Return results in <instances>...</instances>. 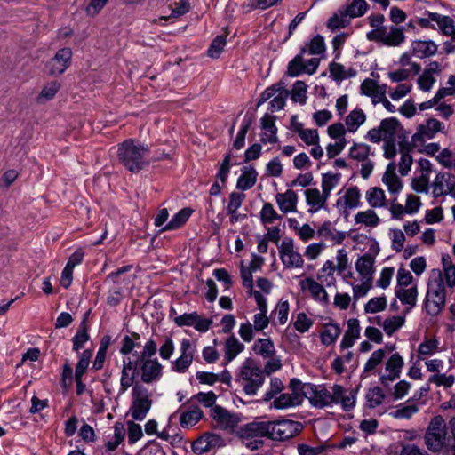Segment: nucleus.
<instances>
[{
  "mask_svg": "<svg viewBox=\"0 0 455 455\" xmlns=\"http://www.w3.org/2000/svg\"><path fill=\"white\" fill-rule=\"evenodd\" d=\"M366 121V114L361 108H355L345 118V125L348 132L355 133Z\"/></svg>",
  "mask_w": 455,
  "mask_h": 455,
  "instance_id": "nucleus-30",
  "label": "nucleus"
},
{
  "mask_svg": "<svg viewBox=\"0 0 455 455\" xmlns=\"http://www.w3.org/2000/svg\"><path fill=\"white\" fill-rule=\"evenodd\" d=\"M429 18L438 26L439 31L447 36H452L455 33V24L452 18L437 12H429Z\"/></svg>",
  "mask_w": 455,
  "mask_h": 455,
  "instance_id": "nucleus-26",
  "label": "nucleus"
},
{
  "mask_svg": "<svg viewBox=\"0 0 455 455\" xmlns=\"http://www.w3.org/2000/svg\"><path fill=\"white\" fill-rule=\"evenodd\" d=\"M282 217L274 209V206L270 203H265L260 211V220L262 224H272L276 220H280Z\"/></svg>",
  "mask_w": 455,
  "mask_h": 455,
  "instance_id": "nucleus-54",
  "label": "nucleus"
},
{
  "mask_svg": "<svg viewBox=\"0 0 455 455\" xmlns=\"http://www.w3.org/2000/svg\"><path fill=\"white\" fill-rule=\"evenodd\" d=\"M304 195L307 205L309 207L308 212L310 213H315L324 208L329 198L323 191L320 192L316 188L306 189Z\"/></svg>",
  "mask_w": 455,
  "mask_h": 455,
  "instance_id": "nucleus-19",
  "label": "nucleus"
},
{
  "mask_svg": "<svg viewBox=\"0 0 455 455\" xmlns=\"http://www.w3.org/2000/svg\"><path fill=\"white\" fill-rule=\"evenodd\" d=\"M267 428V437L275 441H284L300 433L303 427L299 422L283 419L275 422L268 421Z\"/></svg>",
  "mask_w": 455,
  "mask_h": 455,
  "instance_id": "nucleus-4",
  "label": "nucleus"
},
{
  "mask_svg": "<svg viewBox=\"0 0 455 455\" xmlns=\"http://www.w3.org/2000/svg\"><path fill=\"white\" fill-rule=\"evenodd\" d=\"M251 118H247V117H244L243 122H242V124H241V127L237 132V135H236V138L234 141V144H233V147L239 150L241 149L244 144H245V137H246V134L251 125Z\"/></svg>",
  "mask_w": 455,
  "mask_h": 455,
  "instance_id": "nucleus-60",
  "label": "nucleus"
},
{
  "mask_svg": "<svg viewBox=\"0 0 455 455\" xmlns=\"http://www.w3.org/2000/svg\"><path fill=\"white\" fill-rule=\"evenodd\" d=\"M403 366V359L399 353H394L386 362L387 376H382V379H388L393 381L399 378L402 368Z\"/></svg>",
  "mask_w": 455,
  "mask_h": 455,
  "instance_id": "nucleus-28",
  "label": "nucleus"
},
{
  "mask_svg": "<svg viewBox=\"0 0 455 455\" xmlns=\"http://www.w3.org/2000/svg\"><path fill=\"white\" fill-rule=\"evenodd\" d=\"M439 342L435 339H428L419 344L418 348L419 357L433 355L438 347Z\"/></svg>",
  "mask_w": 455,
  "mask_h": 455,
  "instance_id": "nucleus-64",
  "label": "nucleus"
},
{
  "mask_svg": "<svg viewBox=\"0 0 455 455\" xmlns=\"http://www.w3.org/2000/svg\"><path fill=\"white\" fill-rule=\"evenodd\" d=\"M329 71L332 79L337 82L355 76L356 74L355 69L349 68L347 70L342 64L334 61L330 63Z\"/></svg>",
  "mask_w": 455,
  "mask_h": 455,
  "instance_id": "nucleus-40",
  "label": "nucleus"
},
{
  "mask_svg": "<svg viewBox=\"0 0 455 455\" xmlns=\"http://www.w3.org/2000/svg\"><path fill=\"white\" fill-rule=\"evenodd\" d=\"M437 132H445V124L437 119L430 118L417 128L411 137L412 147H423V144L435 138Z\"/></svg>",
  "mask_w": 455,
  "mask_h": 455,
  "instance_id": "nucleus-6",
  "label": "nucleus"
},
{
  "mask_svg": "<svg viewBox=\"0 0 455 455\" xmlns=\"http://www.w3.org/2000/svg\"><path fill=\"white\" fill-rule=\"evenodd\" d=\"M206 408H210V414L216 424L222 429L232 430L240 421L237 414L230 413L225 408L215 404L216 400H201Z\"/></svg>",
  "mask_w": 455,
  "mask_h": 455,
  "instance_id": "nucleus-5",
  "label": "nucleus"
},
{
  "mask_svg": "<svg viewBox=\"0 0 455 455\" xmlns=\"http://www.w3.org/2000/svg\"><path fill=\"white\" fill-rule=\"evenodd\" d=\"M387 305L386 296L374 297L364 305V311L367 314H376L384 311Z\"/></svg>",
  "mask_w": 455,
  "mask_h": 455,
  "instance_id": "nucleus-51",
  "label": "nucleus"
},
{
  "mask_svg": "<svg viewBox=\"0 0 455 455\" xmlns=\"http://www.w3.org/2000/svg\"><path fill=\"white\" fill-rule=\"evenodd\" d=\"M355 269L362 280L372 281L374 273V259L369 254L360 257L355 262Z\"/></svg>",
  "mask_w": 455,
  "mask_h": 455,
  "instance_id": "nucleus-27",
  "label": "nucleus"
},
{
  "mask_svg": "<svg viewBox=\"0 0 455 455\" xmlns=\"http://www.w3.org/2000/svg\"><path fill=\"white\" fill-rule=\"evenodd\" d=\"M173 322L179 327L192 326L200 332H206L212 323L211 319L198 315L197 312L176 315Z\"/></svg>",
  "mask_w": 455,
  "mask_h": 455,
  "instance_id": "nucleus-13",
  "label": "nucleus"
},
{
  "mask_svg": "<svg viewBox=\"0 0 455 455\" xmlns=\"http://www.w3.org/2000/svg\"><path fill=\"white\" fill-rule=\"evenodd\" d=\"M148 147L137 140L129 139L118 145L117 158L132 172H138L148 165Z\"/></svg>",
  "mask_w": 455,
  "mask_h": 455,
  "instance_id": "nucleus-2",
  "label": "nucleus"
},
{
  "mask_svg": "<svg viewBox=\"0 0 455 455\" xmlns=\"http://www.w3.org/2000/svg\"><path fill=\"white\" fill-rule=\"evenodd\" d=\"M314 322L310 319L306 313H299L296 320L293 323L294 328L300 333L307 332L313 325Z\"/></svg>",
  "mask_w": 455,
  "mask_h": 455,
  "instance_id": "nucleus-63",
  "label": "nucleus"
},
{
  "mask_svg": "<svg viewBox=\"0 0 455 455\" xmlns=\"http://www.w3.org/2000/svg\"><path fill=\"white\" fill-rule=\"evenodd\" d=\"M301 286L303 290H307L310 292L315 300L323 305H327L329 303L328 294L323 285L318 282L312 278H307L301 281Z\"/></svg>",
  "mask_w": 455,
  "mask_h": 455,
  "instance_id": "nucleus-24",
  "label": "nucleus"
},
{
  "mask_svg": "<svg viewBox=\"0 0 455 455\" xmlns=\"http://www.w3.org/2000/svg\"><path fill=\"white\" fill-rule=\"evenodd\" d=\"M446 426L442 417H435L426 434V443L429 450L438 451L444 444Z\"/></svg>",
  "mask_w": 455,
  "mask_h": 455,
  "instance_id": "nucleus-9",
  "label": "nucleus"
},
{
  "mask_svg": "<svg viewBox=\"0 0 455 455\" xmlns=\"http://www.w3.org/2000/svg\"><path fill=\"white\" fill-rule=\"evenodd\" d=\"M370 150V146L364 143H355L350 148L349 156L351 158L359 162L365 161L368 159Z\"/></svg>",
  "mask_w": 455,
  "mask_h": 455,
  "instance_id": "nucleus-58",
  "label": "nucleus"
},
{
  "mask_svg": "<svg viewBox=\"0 0 455 455\" xmlns=\"http://www.w3.org/2000/svg\"><path fill=\"white\" fill-rule=\"evenodd\" d=\"M418 411V407L413 404L401 403L398 407L390 412L394 418L409 419Z\"/></svg>",
  "mask_w": 455,
  "mask_h": 455,
  "instance_id": "nucleus-61",
  "label": "nucleus"
},
{
  "mask_svg": "<svg viewBox=\"0 0 455 455\" xmlns=\"http://www.w3.org/2000/svg\"><path fill=\"white\" fill-rule=\"evenodd\" d=\"M72 57L70 48H62L59 50L54 58L49 62L50 72L52 75L62 74L69 66Z\"/></svg>",
  "mask_w": 455,
  "mask_h": 455,
  "instance_id": "nucleus-18",
  "label": "nucleus"
},
{
  "mask_svg": "<svg viewBox=\"0 0 455 455\" xmlns=\"http://www.w3.org/2000/svg\"><path fill=\"white\" fill-rule=\"evenodd\" d=\"M354 221L355 225L358 226L357 229L361 228L373 229L381 223V219L373 209H366L358 212L354 217Z\"/></svg>",
  "mask_w": 455,
  "mask_h": 455,
  "instance_id": "nucleus-20",
  "label": "nucleus"
},
{
  "mask_svg": "<svg viewBox=\"0 0 455 455\" xmlns=\"http://www.w3.org/2000/svg\"><path fill=\"white\" fill-rule=\"evenodd\" d=\"M151 407L150 400H134L130 408L133 419L143 420Z\"/></svg>",
  "mask_w": 455,
  "mask_h": 455,
  "instance_id": "nucleus-43",
  "label": "nucleus"
},
{
  "mask_svg": "<svg viewBox=\"0 0 455 455\" xmlns=\"http://www.w3.org/2000/svg\"><path fill=\"white\" fill-rule=\"evenodd\" d=\"M365 199L371 208H382L387 206L385 192L378 187L370 188L365 194Z\"/></svg>",
  "mask_w": 455,
  "mask_h": 455,
  "instance_id": "nucleus-31",
  "label": "nucleus"
},
{
  "mask_svg": "<svg viewBox=\"0 0 455 455\" xmlns=\"http://www.w3.org/2000/svg\"><path fill=\"white\" fill-rule=\"evenodd\" d=\"M343 9L351 20L363 16L369 10V4L365 0H348Z\"/></svg>",
  "mask_w": 455,
  "mask_h": 455,
  "instance_id": "nucleus-32",
  "label": "nucleus"
},
{
  "mask_svg": "<svg viewBox=\"0 0 455 455\" xmlns=\"http://www.w3.org/2000/svg\"><path fill=\"white\" fill-rule=\"evenodd\" d=\"M140 345V336L136 332H132L130 336L126 335L123 338L120 353L124 355H132L134 347Z\"/></svg>",
  "mask_w": 455,
  "mask_h": 455,
  "instance_id": "nucleus-47",
  "label": "nucleus"
},
{
  "mask_svg": "<svg viewBox=\"0 0 455 455\" xmlns=\"http://www.w3.org/2000/svg\"><path fill=\"white\" fill-rule=\"evenodd\" d=\"M361 194L357 187L348 188L343 196L336 201V207L340 212H346L347 209H355L360 205Z\"/></svg>",
  "mask_w": 455,
  "mask_h": 455,
  "instance_id": "nucleus-15",
  "label": "nucleus"
},
{
  "mask_svg": "<svg viewBox=\"0 0 455 455\" xmlns=\"http://www.w3.org/2000/svg\"><path fill=\"white\" fill-rule=\"evenodd\" d=\"M252 350L256 355H260L264 359L271 357L276 354L274 342L271 339H258L253 346Z\"/></svg>",
  "mask_w": 455,
  "mask_h": 455,
  "instance_id": "nucleus-33",
  "label": "nucleus"
},
{
  "mask_svg": "<svg viewBox=\"0 0 455 455\" xmlns=\"http://www.w3.org/2000/svg\"><path fill=\"white\" fill-rule=\"evenodd\" d=\"M355 400H309L312 407L323 409L331 407L333 404L340 403L343 408H352Z\"/></svg>",
  "mask_w": 455,
  "mask_h": 455,
  "instance_id": "nucleus-57",
  "label": "nucleus"
},
{
  "mask_svg": "<svg viewBox=\"0 0 455 455\" xmlns=\"http://www.w3.org/2000/svg\"><path fill=\"white\" fill-rule=\"evenodd\" d=\"M443 269H432L429 273L424 301L425 309L430 315H437L446 302V289L455 287V265L450 256H443Z\"/></svg>",
  "mask_w": 455,
  "mask_h": 455,
  "instance_id": "nucleus-1",
  "label": "nucleus"
},
{
  "mask_svg": "<svg viewBox=\"0 0 455 455\" xmlns=\"http://www.w3.org/2000/svg\"><path fill=\"white\" fill-rule=\"evenodd\" d=\"M336 271L334 267V263L331 260H327L324 262L323 266L320 269L317 279L325 283L327 286H330L334 283V272Z\"/></svg>",
  "mask_w": 455,
  "mask_h": 455,
  "instance_id": "nucleus-45",
  "label": "nucleus"
},
{
  "mask_svg": "<svg viewBox=\"0 0 455 455\" xmlns=\"http://www.w3.org/2000/svg\"><path fill=\"white\" fill-rule=\"evenodd\" d=\"M340 174L328 172L322 177V191L330 197L331 192L338 186Z\"/></svg>",
  "mask_w": 455,
  "mask_h": 455,
  "instance_id": "nucleus-49",
  "label": "nucleus"
},
{
  "mask_svg": "<svg viewBox=\"0 0 455 455\" xmlns=\"http://www.w3.org/2000/svg\"><path fill=\"white\" fill-rule=\"evenodd\" d=\"M267 422L252 421L242 426L237 434L242 439L249 440L267 436Z\"/></svg>",
  "mask_w": 455,
  "mask_h": 455,
  "instance_id": "nucleus-16",
  "label": "nucleus"
},
{
  "mask_svg": "<svg viewBox=\"0 0 455 455\" xmlns=\"http://www.w3.org/2000/svg\"><path fill=\"white\" fill-rule=\"evenodd\" d=\"M405 322V318L401 315H393L386 318L382 323L380 317H378L377 323L381 326L387 336H392L398 331Z\"/></svg>",
  "mask_w": 455,
  "mask_h": 455,
  "instance_id": "nucleus-36",
  "label": "nucleus"
},
{
  "mask_svg": "<svg viewBox=\"0 0 455 455\" xmlns=\"http://www.w3.org/2000/svg\"><path fill=\"white\" fill-rule=\"evenodd\" d=\"M203 413L200 409L195 408L189 411L181 413L180 422L182 427L194 426L202 418Z\"/></svg>",
  "mask_w": 455,
  "mask_h": 455,
  "instance_id": "nucleus-53",
  "label": "nucleus"
},
{
  "mask_svg": "<svg viewBox=\"0 0 455 455\" xmlns=\"http://www.w3.org/2000/svg\"><path fill=\"white\" fill-rule=\"evenodd\" d=\"M92 355V351L90 349H85L79 354V360L76 363L75 371L76 382H79V379H82V376L84 374L90 364Z\"/></svg>",
  "mask_w": 455,
  "mask_h": 455,
  "instance_id": "nucleus-46",
  "label": "nucleus"
},
{
  "mask_svg": "<svg viewBox=\"0 0 455 455\" xmlns=\"http://www.w3.org/2000/svg\"><path fill=\"white\" fill-rule=\"evenodd\" d=\"M395 295L403 305L408 306L409 309H411L416 306L418 289L416 286L411 287L409 289L400 287L395 289Z\"/></svg>",
  "mask_w": 455,
  "mask_h": 455,
  "instance_id": "nucleus-38",
  "label": "nucleus"
},
{
  "mask_svg": "<svg viewBox=\"0 0 455 455\" xmlns=\"http://www.w3.org/2000/svg\"><path fill=\"white\" fill-rule=\"evenodd\" d=\"M282 263L287 268H301L304 265L302 255L295 250L291 238H285L278 247Z\"/></svg>",
  "mask_w": 455,
  "mask_h": 455,
  "instance_id": "nucleus-11",
  "label": "nucleus"
},
{
  "mask_svg": "<svg viewBox=\"0 0 455 455\" xmlns=\"http://www.w3.org/2000/svg\"><path fill=\"white\" fill-rule=\"evenodd\" d=\"M276 204L283 213L297 212L298 195L292 189H288L284 193H278L275 196Z\"/></svg>",
  "mask_w": 455,
  "mask_h": 455,
  "instance_id": "nucleus-22",
  "label": "nucleus"
},
{
  "mask_svg": "<svg viewBox=\"0 0 455 455\" xmlns=\"http://www.w3.org/2000/svg\"><path fill=\"white\" fill-rule=\"evenodd\" d=\"M239 377L243 380V388L247 395H254L264 382V373L251 357L246 358L239 370Z\"/></svg>",
  "mask_w": 455,
  "mask_h": 455,
  "instance_id": "nucleus-3",
  "label": "nucleus"
},
{
  "mask_svg": "<svg viewBox=\"0 0 455 455\" xmlns=\"http://www.w3.org/2000/svg\"><path fill=\"white\" fill-rule=\"evenodd\" d=\"M400 128L399 121L395 117L383 119L379 127L368 131L365 138L373 142L379 143L381 140H395V135Z\"/></svg>",
  "mask_w": 455,
  "mask_h": 455,
  "instance_id": "nucleus-7",
  "label": "nucleus"
},
{
  "mask_svg": "<svg viewBox=\"0 0 455 455\" xmlns=\"http://www.w3.org/2000/svg\"><path fill=\"white\" fill-rule=\"evenodd\" d=\"M140 361L141 362V359L138 353L124 355L121 376V386L124 388L126 389L132 385L134 378L138 373V363Z\"/></svg>",
  "mask_w": 455,
  "mask_h": 455,
  "instance_id": "nucleus-14",
  "label": "nucleus"
},
{
  "mask_svg": "<svg viewBox=\"0 0 455 455\" xmlns=\"http://www.w3.org/2000/svg\"><path fill=\"white\" fill-rule=\"evenodd\" d=\"M180 356L172 363V371L185 373L191 366L196 353V342L189 339H182L180 346Z\"/></svg>",
  "mask_w": 455,
  "mask_h": 455,
  "instance_id": "nucleus-8",
  "label": "nucleus"
},
{
  "mask_svg": "<svg viewBox=\"0 0 455 455\" xmlns=\"http://www.w3.org/2000/svg\"><path fill=\"white\" fill-rule=\"evenodd\" d=\"M307 86L303 81H296L291 92L292 101L304 105L307 101Z\"/></svg>",
  "mask_w": 455,
  "mask_h": 455,
  "instance_id": "nucleus-55",
  "label": "nucleus"
},
{
  "mask_svg": "<svg viewBox=\"0 0 455 455\" xmlns=\"http://www.w3.org/2000/svg\"><path fill=\"white\" fill-rule=\"evenodd\" d=\"M395 171L396 164L395 163H389L382 177V182L392 195L398 194L403 188V182L396 175Z\"/></svg>",
  "mask_w": 455,
  "mask_h": 455,
  "instance_id": "nucleus-23",
  "label": "nucleus"
},
{
  "mask_svg": "<svg viewBox=\"0 0 455 455\" xmlns=\"http://www.w3.org/2000/svg\"><path fill=\"white\" fill-rule=\"evenodd\" d=\"M140 373L145 383L157 381L162 376V365L156 359L141 360Z\"/></svg>",
  "mask_w": 455,
  "mask_h": 455,
  "instance_id": "nucleus-17",
  "label": "nucleus"
},
{
  "mask_svg": "<svg viewBox=\"0 0 455 455\" xmlns=\"http://www.w3.org/2000/svg\"><path fill=\"white\" fill-rule=\"evenodd\" d=\"M275 121V117L268 114H265L260 119L261 129L263 132H269V137H264V140H268L271 144L277 142V127Z\"/></svg>",
  "mask_w": 455,
  "mask_h": 455,
  "instance_id": "nucleus-42",
  "label": "nucleus"
},
{
  "mask_svg": "<svg viewBox=\"0 0 455 455\" xmlns=\"http://www.w3.org/2000/svg\"><path fill=\"white\" fill-rule=\"evenodd\" d=\"M192 211L189 208H183L179 211L172 220L161 229V231L174 230L183 226L189 219Z\"/></svg>",
  "mask_w": 455,
  "mask_h": 455,
  "instance_id": "nucleus-39",
  "label": "nucleus"
},
{
  "mask_svg": "<svg viewBox=\"0 0 455 455\" xmlns=\"http://www.w3.org/2000/svg\"><path fill=\"white\" fill-rule=\"evenodd\" d=\"M326 46L322 36L316 35L300 49L301 54L320 55L325 52Z\"/></svg>",
  "mask_w": 455,
  "mask_h": 455,
  "instance_id": "nucleus-35",
  "label": "nucleus"
},
{
  "mask_svg": "<svg viewBox=\"0 0 455 455\" xmlns=\"http://www.w3.org/2000/svg\"><path fill=\"white\" fill-rule=\"evenodd\" d=\"M305 61L303 60V54L296 55L288 64L287 75L289 76H298L302 73H305Z\"/></svg>",
  "mask_w": 455,
  "mask_h": 455,
  "instance_id": "nucleus-50",
  "label": "nucleus"
},
{
  "mask_svg": "<svg viewBox=\"0 0 455 455\" xmlns=\"http://www.w3.org/2000/svg\"><path fill=\"white\" fill-rule=\"evenodd\" d=\"M294 398H326L327 390L322 387H316L311 383H303L299 379L293 378L289 384Z\"/></svg>",
  "mask_w": 455,
  "mask_h": 455,
  "instance_id": "nucleus-12",
  "label": "nucleus"
},
{
  "mask_svg": "<svg viewBox=\"0 0 455 455\" xmlns=\"http://www.w3.org/2000/svg\"><path fill=\"white\" fill-rule=\"evenodd\" d=\"M430 175L419 172L411 180L412 189L418 193H427L429 190Z\"/></svg>",
  "mask_w": 455,
  "mask_h": 455,
  "instance_id": "nucleus-59",
  "label": "nucleus"
},
{
  "mask_svg": "<svg viewBox=\"0 0 455 455\" xmlns=\"http://www.w3.org/2000/svg\"><path fill=\"white\" fill-rule=\"evenodd\" d=\"M289 91L286 90L283 84H275L267 88L262 93L259 100L258 106L265 103L268 100H271L270 109L272 112L281 110L285 105L287 97L289 96Z\"/></svg>",
  "mask_w": 455,
  "mask_h": 455,
  "instance_id": "nucleus-10",
  "label": "nucleus"
},
{
  "mask_svg": "<svg viewBox=\"0 0 455 455\" xmlns=\"http://www.w3.org/2000/svg\"><path fill=\"white\" fill-rule=\"evenodd\" d=\"M89 334L86 330L85 323L83 322L79 326L76 335L73 337V350L78 352L82 349L84 344L89 340Z\"/></svg>",
  "mask_w": 455,
  "mask_h": 455,
  "instance_id": "nucleus-56",
  "label": "nucleus"
},
{
  "mask_svg": "<svg viewBox=\"0 0 455 455\" xmlns=\"http://www.w3.org/2000/svg\"><path fill=\"white\" fill-rule=\"evenodd\" d=\"M350 19L345 12L344 9H339L337 12H335L327 21V28L335 31L339 28H344L350 24Z\"/></svg>",
  "mask_w": 455,
  "mask_h": 455,
  "instance_id": "nucleus-41",
  "label": "nucleus"
},
{
  "mask_svg": "<svg viewBox=\"0 0 455 455\" xmlns=\"http://www.w3.org/2000/svg\"><path fill=\"white\" fill-rule=\"evenodd\" d=\"M379 88L378 83L371 78L364 79L360 85L361 93L371 97L374 104L376 103Z\"/></svg>",
  "mask_w": 455,
  "mask_h": 455,
  "instance_id": "nucleus-48",
  "label": "nucleus"
},
{
  "mask_svg": "<svg viewBox=\"0 0 455 455\" xmlns=\"http://www.w3.org/2000/svg\"><path fill=\"white\" fill-rule=\"evenodd\" d=\"M257 175V172L252 168L244 170L237 179L236 188L241 190L250 189L255 185Z\"/></svg>",
  "mask_w": 455,
  "mask_h": 455,
  "instance_id": "nucleus-44",
  "label": "nucleus"
},
{
  "mask_svg": "<svg viewBox=\"0 0 455 455\" xmlns=\"http://www.w3.org/2000/svg\"><path fill=\"white\" fill-rule=\"evenodd\" d=\"M411 53L414 57L424 59L434 56L437 52V45L431 40H414L411 42Z\"/></svg>",
  "mask_w": 455,
  "mask_h": 455,
  "instance_id": "nucleus-21",
  "label": "nucleus"
},
{
  "mask_svg": "<svg viewBox=\"0 0 455 455\" xmlns=\"http://www.w3.org/2000/svg\"><path fill=\"white\" fill-rule=\"evenodd\" d=\"M451 175L447 172H439L436 174L433 183V195L435 197H438L447 194V191L444 188V183L448 182Z\"/></svg>",
  "mask_w": 455,
  "mask_h": 455,
  "instance_id": "nucleus-52",
  "label": "nucleus"
},
{
  "mask_svg": "<svg viewBox=\"0 0 455 455\" xmlns=\"http://www.w3.org/2000/svg\"><path fill=\"white\" fill-rule=\"evenodd\" d=\"M320 237L332 242L334 244H340L346 238L344 232L336 230L330 221L324 222L317 230Z\"/></svg>",
  "mask_w": 455,
  "mask_h": 455,
  "instance_id": "nucleus-29",
  "label": "nucleus"
},
{
  "mask_svg": "<svg viewBox=\"0 0 455 455\" xmlns=\"http://www.w3.org/2000/svg\"><path fill=\"white\" fill-rule=\"evenodd\" d=\"M341 333V328L338 323H326L323 326V331L320 334L321 342L324 346L333 344Z\"/></svg>",
  "mask_w": 455,
  "mask_h": 455,
  "instance_id": "nucleus-37",
  "label": "nucleus"
},
{
  "mask_svg": "<svg viewBox=\"0 0 455 455\" xmlns=\"http://www.w3.org/2000/svg\"><path fill=\"white\" fill-rule=\"evenodd\" d=\"M412 56L413 54L411 53V49H409V51L400 56L398 63L402 67H410L408 69L411 70V73H412V75H418L421 70V66L411 60Z\"/></svg>",
  "mask_w": 455,
  "mask_h": 455,
  "instance_id": "nucleus-62",
  "label": "nucleus"
},
{
  "mask_svg": "<svg viewBox=\"0 0 455 455\" xmlns=\"http://www.w3.org/2000/svg\"><path fill=\"white\" fill-rule=\"evenodd\" d=\"M404 29L401 27H386L384 29L383 44L390 47H397L405 41Z\"/></svg>",
  "mask_w": 455,
  "mask_h": 455,
  "instance_id": "nucleus-25",
  "label": "nucleus"
},
{
  "mask_svg": "<svg viewBox=\"0 0 455 455\" xmlns=\"http://www.w3.org/2000/svg\"><path fill=\"white\" fill-rule=\"evenodd\" d=\"M243 350L244 345L241 343L235 336L228 338L224 347L226 362L230 363Z\"/></svg>",
  "mask_w": 455,
  "mask_h": 455,
  "instance_id": "nucleus-34",
  "label": "nucleus"
}]
</instances>
